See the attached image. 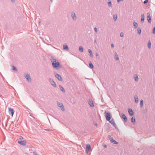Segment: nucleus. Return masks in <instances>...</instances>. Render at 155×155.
Instances as JSON below:
<instances>
[{
	"label": "nucleus",
	"mask_w": 155,
	"mask_h": 155,
	"mask_svg": "<svg viewBox=\"0 0 155 155\" xmlns=\"http://www.w3.org/2000/svg\"><path fill=\"white\" fill-rule=\"evenodd\" d=\"M52 64L54 68H56L57 70L60 69L62 68V66L60 64L59 62L54 59L53 57H51V59Z\"/></svg>",
	"instance_id": "f257e3e1"
},
{
	"label": "nucleus",
	"mask_w": 155,
	"mask_h": 155,
	"mask_svg": "<svg viewBox=\"0 0 155 155\" xmlns=\"http://www.w3.org/2000/svg\"><path fill=\"white\" fill-rule=\"evenodd\" d=\"M104 113L106 114L105 117L107 120V121L110 120L111 117L110 113L107 112L106 111H105Z\"/></svg>",
	"instance_id": "f03ea898"
},
{
	"label": "nucleus",
	"mask_w": 155,
	"mask_h": 155,
	"mask_svg": "<svg viewBox=\"0 0 155 155\" xmlns=\"http://www.w3.org/2000/svg\"><path fill=\"white\" fill-rule=\"evenodd\" d=\"M48 80L51 83V85H52L54 87H57V85L55 83L52 79L51 78H49L48 79Z\"/></svg>",
	"instance_id": "7ed1b4c3"
},
{
	"label": "nucleus",
	"mask_w": 155,
	"mask_h": 155,
	"mask_svg": "<svg viewBox=\"0 0 155 155\" xmlns=\"http://www.w3.org/2000/svg\"><path fill=\"white\" fill-rule=\"evenodd\" d=\"M54 74L55 77H56L59 81H63V79L61 77L59 74L55 72H54Z\"/></svg>",
	"instance_id": "20e7f679"
},
{
	"label": "nucleus",
	"mask_w": 155,
	"mask_h": 155,
	"mask_svg": "<svg viewBox=\"0 0 155 155\" xmlns=\"http://www.w3.org/2000/svg\"><path fill=\"white\" fill-rule=\"evenodd\" d=\"M18 143L22 146L25 145L26 144V141L25 140H19L18 141Z\"/></svg>",
	"instance_id": "39448f33"
},
{
	"label": "nucleus",
	"mask_w": 155,
	"mask_h": 155,
	"mask_svg": "<svg viewBox=\"0 0 155 155\" xmlns=\"http://www.w3.org/2000/svg\"><path fill=\"white\" fill-rule=\"evenodd\" d=\"M25 77L29 82H31V78L29 74L26 73Z\"/></svg>",
	"instance_id": "423d86ee"
},
{
	"label": "nucleus",
	"mask_w": 155,
	"mask_h": 155,
	"mask_svg": "<svg viewBox=\"0 0 155 155\" xmlns=\"http://www.w3.org/2000/svg\"><path fill=\"white\" fill-rule=\"evenodd\" d=\"M14 111L12 108H8V112L9 114L11 115L12 117L13 116L14 114Z\"/></svg>",
	"instance_id": "0eeeda50"
},
{
	"label": "nucleus",
	"mask_w": 155,
	"mask_h": 155,
	"mask_svg": "<svg viewBox=\"0 0 155 155\" xmlns=\"http://www.w3.org/2000/svg\"><path fill=\"white\" fill-rule=\"evenodd\" d=\"M147 19L148 22L150 23H151V18L150 16V14L148 12L147 13Z\"/></svg>",
	"instance_id": "6e6552de"
},
{
	"label": "nucleus",
	"mask_w": 155,
	"mask_h": 155,
	"mask_svg": "<svg viewBox=\"0 0 155 155\" xmlns=\"http://www.w3.org/2000/svg\"><path fill=\"white\" fill-rule=\"evenodd\" d=\"M88 102L91 107H94V104L93 101L91 99H90L88 101Z\"/></svg>",
	"instance_id": "1a4fd4ad"
},
{
	"label": "nucleus",
	"mask_w": 155,
	"mask_h": 155,
	"mask_svg": "<svg viewBox=\"0 0 155 155\" xmlns=\"http://www.w3.org/2000/svg\"><path fill=\"white\" fill-rule=\"evenodd\" d=\"M109 122L110 124H111L115 128H117L116 125L113 119H112L111 120H109Z\"/></svg>",
	"instance_id": "9d476101"
},
{
	"label": "nucleus",
	"mask_w": 155,
	"mask_h": 155,
	"mask_svg": "<svg viewBox=\"0 0 155 155\" xmlns=\"http://www.w3.org/2000/svg\"><path fill=\"white\" fill-rule=\"evenodd\" d=\"M71 16L73 20L74 21L76 20L77 17L74 12H71Z\"/></svg>",
	"instance_id": "9b49d317"
},
{
	"label": "nucleus",
	"mask_w": 155,
	"mask_h": 155,
	"mask_svg": "<svg viewBox=\"0 0 155 155\" xmlns=\"http://www.w3.org/2000/svg\"><path fill=\"white\" fill-rule=\"evenodd\" d=\"M121 117L124 120V121L125 122H127V117H126L125 115L124 114H122Z\"/></svg>",
	"instance_id": "f8f14e48"
},
{
	"label": "nucleus",
	"mask_w": 155,
	"mask_h": 155,
	"mask_svg": "<svg viewBox=\"0 0 155 155\" xmlns=\"http://www.w3.org/2000/svg\"><path fill=\"white\" fill-rule=\"evenodd\" d=\"M128 112L129 115L131 116H132L134 114V112L132 109L131 108L128 109Z\"/></svg>",
	"instance_id": "ddd939ff"
},
{
	"label": "nucleus",
	"mask_w": 155,
	"mask_h": 155,
	"mask_svg": "<svg viewBox=\"0 0 155 155\" xmlns=\"http://www.w3.org/2000/svg\"><path fill=\"white\" fill-rule=\"evenodd\" d=\"M144 21V14H142L141 15V22L142 23H143Z\"/></svg>",
	"instance_id": "4468645a"
},
{
	"label": "nucleus",
	"mask_w": 155,
	"mask_h": 155,
	"mask_svg": "<svg viewBox=\"0 0 155 155\" xmlns=\"http://www.w3.org/2000/svg\"><path fill=\"white\" fill-rule=\"evenodd\" d=\"M134 78L136 81L137 82L138 81L139 78L137 74H134Z\"/></svg>",
	"instance_id": "2eb2a0df"
},
{
	"label": "nucleus",
	"mask_w": 155,
	"mask_h": 155,
	"mask_svg": "<svg viewBox=\"0 0 155 155\" xmlns=\"http://www.w3.org/2000/svg\"><path fill=\"white\" fill-rule=\"evenodd\" d=\"M134 98L135 99V102L136 103H138V98L137 95H135L134 96Z\"/></svg>",
	"instance_id": "dca6fc26"
},
{
	"label": "nucleus",
	"mask_w": 155,
	"mask_h": 155,
	"mask_svg": "<svg viewBox=\"0 0 155 155\" xmlns=\"http://www.w3.org/2000/svg\"><path fill=\"white\" fill-rule=\"evenodd\" d=\"M59 88H60V90L61 91L63 92L64 93L65 92V90L64 89V88L61 85H60L59 86Z\"/></svg>",
	"instance_id": "f3484780"
},
{
	"label": "nucleus",
	"mask_w": 155,
	"mask_h": 155,
	"mask_svg": "<svg viewBox=\"0 0 155 155\" xmlns=\"http://www.w3.org/2000/svg\"><path fill=\"white\" fill-rule=\"evenodd\" d=\"M133 24L134 25V27L135 28H136L137 27L138 24L135 21H133Z\"/></svg>",
	"instance_id": "a211bd4d"
},
{
	"label": "nucleus",
	"mask_w": 155,
	"mask_h": 155,
	"mask_svg": "<svg viewBox=\"0 0 155 155\" xmlns=\"http://www.w3.org/2000/svg\"><path fill=\"white\" fill-rule=\"evenodd\" d=\"M86 149L89 151L91 149V147L90 145L89 144H87L86 146Z\"/></svg>",
	"instance_id": "6ab92c4d"
},
{
	"label": "nucleus",
	"mask_w": 155,
	"mask_h": 155,
	"mask_svg": "<svg viewBox=\"0 0 155 155\" xmlns=\"http://www.w3.org/2000/svg\"><path fill=\"white\" fill-rule=\"evenodd\" d=\"M88 52L89 53L90 56L91 57H93V55L92 54V51L91 49H88Z\"/></svg>",
	"instance_id": "aec40b11"
},
{
	"label": "nucleus",
	"mask_w": 155,
	"mask_h": 155,
	"mask_svg": "<svg viewBox=\"0 0 155 155\" xmlns=\"http://www.w3.org/2000/svg\"><path fill=\"white\" fill-rule=\"evenodd\" d=\"M131 121L132 123H134L135 122V118L134 117H132L131 119Z\"/></svg>",
	"instance_id": "412c9836"
},
{
	"label": "nucleus",
	"mask_w": 155,
	"mask_h": 155,
	"mask_svg": "<svg viewBox=\"0 0 155 155\" xmlns=\"http://www.w3.org/2000/svg\"><path fill=\"white\" fill-rule=\"evenodd\" d=\"M113 18L114 21H116L117 20V15L116 14H114L113 15Z\"/></svg>",
	"instance_id": "4be33fe9"
},
{
	"label": "nucleus",
	"mask_w": 155,
	"mask_h": 155,
	"mask_svg": "<svg viewBox=\"0 0 155 155\" xmlns=\"http://www.w3.org/2000/svg\"><path fill=\"white\" fill-rule=\"evenodd\" d=\"M151 42L149 40L148 41V43L147 45L148 48L149 49H150L151 48Z\"/></svg>",
	"instance_id": "5701e85b"
},
{
	"label": "nucleus",
	"mask_w": 155,
	"mask_h": 155,
	"mask_svg": "<svg viewBox=\"0 0 155 155\" xmlns=\"http://www.w3.org/2000/svg\"><path fill=\"white\" fill-rule=\"evenodd\" d=\"M143 101L142 99H141L140 101V107L141 108H142L143 107Z\"/></svg>",
	"instance_id": "b1692460"
},
{
	"label": "nucleus",
	"mask_w": 155,
	"mask_h": 155,
	"mask_svg": "<svg viewBox=\"0 0 155 155\" xmlns=\"http://www.w3.org/2000/svg\"><path fill=\"white\" fill-rule=\"evenodd\" d=\"M108 137L109 139L111 142L114 140L113 137L110 135L108 136Z\"/></svg>",
	"instance_id": "393cba45"
},
{
	"label": "nucleus",
	"mask_w": 155,
	"mask_h": 155,
	"mask_svg": "<svg viewBox=\"0 0 155 155\" xmlns=\"http://www.w3.org/2000/svg\"><path fill=\"white\" fill-rule=\"evenodd\" d=\"M115 58L116 60H119V57H118V55L116 52H115Z\"/></svg>",
	"instance_id": "a878e982"
},
{
	"label": "nucleus",
	"mask_w": 155,
	"mask_h": 155,
	"mask_svg": "<svg viewBox=\"0 0 155 155\" xmlns=\"http://www.w3.org/2000/svg\"><path fill=\"white\" fill-rule=\"evenodd\" d=\"M63 49L66 50H68L69 49L68 46L67 45H63Z\"/></svg>",
	"instance_id": "bb28decb"
},
{
	"label": "nucleus",
	"mask_w": 155,
	"mask_h": 155,
	"mask_svg": "<svg viewBox=\"0 0 155 155\" xmlns=\"http://www.w3.org/2000/svg\"><path fill=\"white\" fill-rule=\"evenodd\" d=\"M137 33L138 34L140 35L141 33V29L140 28H137Z\"/></svg>",
	"instance_id": "cd10ccee"
},
{
	"label": "nucleus",
	"mask_w": 155,
	"mask_h": 155,
	"mask_svg": "<svg viewBox=\"0 0 155 155\" xmlns=\"http://www.w3.org/2000/svg\"><path fill=\"white\" fill-rule=\"evenodd\" d=\"M11 67H12V69L14 71H17V68L15 67L14 66L12 65H11Z\"/></svg>",
	"instance_id": "c85d7f7f"
},
{
	"label": "nucleus",
	"mask_w": 155,
	"mask_h": 155,
	"mask_svg": "<svg viewBox=\"0 0 155 155\" xmlns=\"http://www.w3.org/2000/svg\"><path fill=\"white\" fill-rule=\"evenodd\" d=\"M79 51L81 52H83V48L82 46H80L79 47Z\"/></svg>",
	"instance_id": "c756f323"
},
{
	"label": "nucleus",
	"mask_w": 155,
	"mask_h": 155,
	"mask_svg": "<svg viewBox=\"0 0 155 155\" xmlns=\"http://www.w3.org/2000/svg\"><path fill=\"white\" fill-rule=\"evenodd\" d=\"M89 66L90 68H94V65L92 64L91 62H89Z\"/></svg>",
	"instance_id": "7c9ffc66"
},
{
	"label": "nucleus",
	"mask_w": 155,
	"mask_h": 155,
	"mask_svg": "<svg viewBox=\"0 0 155 155\" xmlns=\"http://www.w3.org/2000/svg\"><path fill=\"white\" fill-rule=\"evenodd\" d=\"M111 143H113V144H118V143L115 140H114V139L111 142Z\"/></svg>",
	"instance_id": "2f4dec72"
},
{
	"label": "nucleus",
	"mask_w": 155,
	"mask_h": 155,
	"mask_svg": "<svg viewBox=\"0 0 155 155\" xmlns=\"http://www.w3.org/2000/svg\"><path fill=\"white\" fill-rule=\"evenodd\" d=\"M60 107L61 108V110L62 111H64L65 109H64V106L63 104L61 106V107Z\"/></svg>",
	"instance_id": "473e14b6"
},
{
	"label": "nucleus",
	"mask_w": 155,
	"mask_h": 155,
	"mask_svg": "<svg viewBox=\"0 0 155 155\" xmlns=\"http://www.w3.org/2000/svg\"><path fill=\"white\" fill-rule=\"evenodd\" d=\"M108 5L110 7H112V3L110 1L108 2Z\"/></svg>",
	"instance_id": "72a5a7b5"
},
{
	"label": "nucleus",
	"mask_w": 155,
	"mask_h": 155,
	"mask_svg": "<svg viewBox=\"0 0 155 155\" xmlns=\"http://www.w3.org/2000/svg\"><path fill=\"white\" fill-rule=\"evenodd\" d=\"M57 104H58V106L59 107H61V106L63 104H62V103H59V102H58V103H57Z\"/></svg>",
	"instance_id": "f704fd0d"
},
{
	"label": "nucleus",
	"mask_w": 155,
	"mask_h": 155,
	"mask_svg": "<svg viewBox=\"0 0 155 155\" xmlns=\"http://www.w3.org/2000/svg\"><path fill=\"white\" fill-rule=\"evenodd\" d=\"M33 154L34 155H39L36 152H33Z\"/></svg>",
	"instance_id": "c9c22d12"
},
{
	"label": "nucleus",
	"mask_w": 155,
	"mask_h": 155,
	"mask_svg": "<svg viewBox=\"0 0 155 155\" xmlns=\"http://www.w3.org/2000/svg\"><path fill=\"white\" fill-rule=\"evenodd\" d=\"M153 34H155V27H154L153 28Z\"/></svg>",
	"instance_id": "e433bc0d"
},
{
	"label": "nucleus",
	"mask_w": 155,
	"mask_h": 155,
	"mask_svg": "<svg viewBox=\"0 0 155 155\" xmlns=\"http://www.w3.org/2000/svg\"><path fill=\"white\" fill-rule=\"evenodd\" d=\"M94 30L95 31V32L96 33H97V28H96L95 27V28H94Z\"/></svg>",
	"instance_id": "4c0bfd02"
},
{
	"label": "nucleus",
	"mask_w": 155,
	"mask_h": 155,
	"mask_svg": "<svg viewBox=\"0 0 155 155\" xmlns=\"http://www.w3.org/2000/svg\"><path fill=\"white\" fill-rule=\"evenodd\" d=\"M124 36V34L122 32L120 33V36L121 37H123Z\"/></svg>",
	"instance_id": "58836bf2"
},
{
	"label": "nucleus",
	"mask_w": 155,
	"mask_h": 155,
	"mask_svg": "<svg viewBox=\"0 0 155 155\" xmlns=\"http://www.w3.org/2000/svg\"><path fill=\"white\" fill-rule=\"evenodd\" d=\"M148 2V0H145V1H144L143 3L144 4H146Z\"/></svg>",
	"instance_id": "ea45409f"
},
{
	"label": "nucleus",
	"mask_w": 155,
	"mask_h": 155,
	"mask_svg": "<svg viewBox=\"0 0 155 155\" xmlns=\"http://www.w3.org/2000/svg\"><path fill=\"white\" fill-rule=\"evenodd\" d=\"M19 139H20V140H22L23 139V137L22 136H20L19 137Z\"/></svg>",
	"instance_id": "a19ab883"
},
{
	"label": "nucleus",
	"mask_w": 155,
	"mask_h": 155,
	"mask_svg": "<svg viewBox=\"0 0 155 155\" xmlns=\"http://www.w3.org/2000/svg\"><path fill=\"white\" fill-rule=\"evenodd\" d=\"M111 48H114V45L113 44H111Z\"/></svg>",
	"instance_id": "79ce46f5"
},
{
	"label": "nucleus",
	"mask_w": 155,
	"mask_h": 155,
	"mask_svg": "<svg viewBox=\"0 0 155 155\" xmlns=\"http://www.w3.org/2000/svg\"><path fill=\"white\" fill-rule=\"evenodd\" d=\"M123 0H117V2L118 3H119L120 1H123Z\"/></svg>",
	"instance_id": "37998d69"
},
{
	"label": "nucleus",
	"mask_w": 155,
	"mask_h": 155,
	"mask_svg": "<svg viewBox=\"0 0 155 155\" xmlns=\"http://www.w3.org/2000/svg\"><path fill=\"white\" fill-rule=\"evenodd\" d=\"M104 147H105V148H107V146L106 145V144H104V145H103Z\"/></svg>",
	"instance_id": "c03bdc74"
},
{
	"label": "nucleus",
	"mask_w": 155,
	"mask_h": 155,
	"mask_svg": "<svg viewBox=\"0 0 155 155\" xmlns=\"http://www.w3.org/2000/svg\"><path fill=\"white\" fill-rule=\"evenodd\" d=\"M96 56H99V54H98L97 53H96Z\"/></svg>",
	"instance_id": "a18cd8bd"
},
{
	"label": "nucleus",
	"mask_w": 155,
	"mask_h": 155,
	"mask_svg": "<svg viewBox=\"0 0 155 155\" xmlns=\"http://www.w3.org/2000/svg\"><path fill=\"white\" fill-rule=\"evenodd\" d=\"M12 2H15V0H11Z\"/></svg>",
	"instance_id": "49530a36"
},
{
	"label": "nucleus",
	"mask_w": 155,
	"mask_h": 155,
	"mask_svg": "<svg viewBox=\"0 0 155 155\" xmlns=\"http://www.w3.org/2000/svg\"><path fill=\"white\" fill-rule=\"evenodd\" d=\"M45 130H50V129H45Z\"/></svg>",
	"instance_id": "de8ad7c7"
},
{
	"label": "nucleus",
	"mask_w": 155,
	"mask_h": 155,
	"mask_svg": "<svg viewBox=\"0 0 155 155\" xmlns=\"http://www.w3.org/2000/svg\"><path fill=\"white\" fill-rule=\"evenodd\" d=\"M96 40H94V42H96Z\"/></svg>",
	"instance_id": "09e8293b"
},
{
	"label": "nucleus",
	"mask_w": 155,
	"mask_h": 155,
	"mask_svg": "<svg viewBox=\"0 0 155 155\" xmlns=\"http://www.w3.org/2000/svg\"><path fill=\"white\" fill-rule=\"evenodd\" d=\"M41 21H39V23H41Z\"/></svg>",
	"instance_id": "8fccbe9b"
},
{
	"label": "nucleus",
	"mask_w": 155,
	"mask_h": 155,
	"mask_svg": "<svg viewBox=\"0 0 155 155\" xmlns=\"http://www.w3.org/2000/svg\"><path fill=\"white\" fill-rule=\"evenodd\" d=\"M124 48V47H123V48Z\"/></svg>",
	"instance_id": "3c124183"
},
{
	"label": "nucleus",
	"mask_w": 155,
	"mask_h": 155,
	"mask_svg": "<svg viewBox=\"0 0 155 155\" xmlns=\"http://www.w3.org/2000/svg\"><path fill=\"white\" fill-rule=\"evenodd\" d=\"M96 126H97V124H96Z\"/></svg>",
	"instance_id": "603ef678"
}]
</instances>
